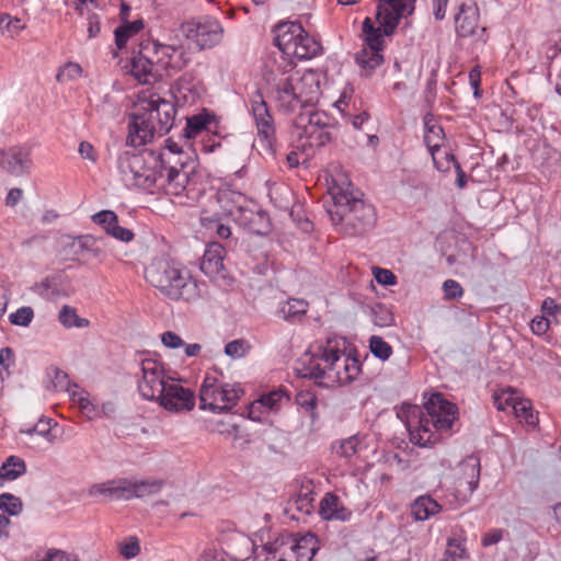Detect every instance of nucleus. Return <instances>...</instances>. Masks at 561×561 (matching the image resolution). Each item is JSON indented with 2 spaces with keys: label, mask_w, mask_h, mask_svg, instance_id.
Listing matches in <instances>:
<instances>
[{
  "label": "nucleus",
  "mask_w": 561,
  "mask_h": 561,
  "mask_svg": "<svg viewBox=\"0 0 561 561\" xmlns=\"http://www.w3.org/2000/svg\"><path fill=\"white\" fill-rule=\"evenodd\" d=\"M397 416L405 424L410 440L420 447L434 445L443 433H448L458 417L456 404L446 400L443 394L434 393L424 404V409L415 404L403 403Z\"/></svg>",
  "instance_id": "1"
},
{
  "label": "nucleus",
  "mask_w": 561,
  "mask_h": 561,
  "mask_svg": "<svg viewBox=\"0 0 561 561\" xmlns=\"http://www.w3.org/2000/svg\"><path fill=\"white\" fill-rule=\"evenodd\" d=\"M295 62L283 58L282 64L272 66L265 73L271 87L272 100L278 111L289 114L301 108L312 107L320 95V85L312 73L300 76L294 71Z\"/></svg>",
  "instance_id": "2"
},
{
  "label": "nucleus",
  "mask_w": 561,
  "mask_h": 561,
  "mask_svg": "<svg viewBox=\"0 0 561 561\" xmlns=\"http://www.w3.org/2000/svg\"><path fill=\"white\" fill-rule=\"evenodd\" d=\"M299 374L302 378L314 379L319 385L331 387L347 385L355 380L362 370L359 360L341 352L328 341L311 355L306 354Z\"/></svg>",
  "instance_id": "3"
},
{
  "label": "nucleus",
  "mask_w": 561,
  "mask_h": 561,
  "mask_svg": "<svg viewBox=\"0 0 561 561\" xmlns=\"http://www.w3.org/2000/svg\"><path fill=\"white\" fill-rule=\"evenodd\" d=\"M175 113L174 105L160 96L141 100L129 116L126 144L137 148L151 142L156 135L163 136L172 128Z\"/></svg>",
  "instance_id": "4"
},
{
  "label": "nucleus",
  "mask_w": 561,
  "mask_h": 561,
  "mask_svg": "<svg viewBox=\"0 0 561 561\" xmlns=\"http://www.w3.org/2000/svg\"><path fill=\"white\" fill-rule=\"evenodd\" d=\"M146 280L171 300H196L201 296L197 280L190 272L167 256L154 257L145 270Z\"/></svg>",
  "instance_id": "5"
},
{
  "label": "nucleus",
  "mask_w": 561,
  "mask_h": 561,
  "mask_svg": "<svg viewBox=\"0 0 561 561\" xmlns=\"http://www.w3.org/2000/svg\"><path fill=\"white\" fill-rule=\"evenodd\" d=\"M350 183L346 188L334 184L331 188L333 206L328 209V214L345 234L354 237L366 233L375 226L376 214L371 205L350 191Z\"/></svg>",
  "instance_id": "6"
},
{
  "label": "nucleus",
  "mask_w": 561,
  "mask_h": 561,
  "mask_svg": "<svg viewBox=\"0 0 561 561\" xmlns=\"http://www.w3.org/2000/svg\"><path fill=\"white\" fill-rule=\"evenodd\" d=\"M117 168L125 182L154 193L163 162L152 151H125L117 159Z\"/></svg>",
  "instance_id": "7"
},
{
  "label": "nucleus",
  "mask_w": 561,
  "mask_h": 561,
  "mask_svg": "<svg viewBox=\"0 0 561 561\" xmlns=\"http://www.w3.org/2000/svg\"><path fill=\"white\" fill-rule=\"evenodd\" d=\"M376 18L379 22V27H374L369 18L363 22V32L365 34L366 48H375L381 50L382 48V34L391 35L397 28L400 20L407 18L414 12V4L416 0H377Z\"/></svg>",
  "instance_id": "8"
},
{
  "label": "nucleus",
  "mask_w": 561,
  "mask_h": 561,
  "mask_svg": "<svg viewBox=\"0 0 561 561\" xmlns=\"http://www.w3.org/2000/svg\"><path fill=\"white\" fill-rule=\"evenodd\" d=\"M295 127L299 130V145L306 158L314 154L313 148H321L331 141L333 127L332 118L323 111L312 107L301 111L295 119Z\"/></svg>",
  "instance_id": "9"
},
{
  "label": "nucleus",
  "mask_w": 561,
  "mask_h": 561,
  "mask_svg": "<svg viewBox=\"0 0 561 561\" xmlns=\"http://www.w3.org/2000/svg\"><path fill=\"white\" fill-rule=\"evenodd\" d=\"M264 548L268 561H311L318 550V539L312 534L301 537L282 534Z\"/></svg>",
  "instance_id": "10"
},
{
  "label": "nucleus",
  "mask_w": 561,
  "mask_h": 561,
  "mask_svg": "<svg viewBox=\"0 0 561 561\" xmlns=\"http://www.w3.org/2000/svg\"><path fill=\"white\" fill-rule=\"evenodd\" d=\"M243 390L239 385L225 383L217 377L206 375L199 389L201 409L222 412L233 408Z\"/></svg>",
  "instance_id": "11"
},
{
  "label": "nucleus",
  "mask_w": 561,
  "mask_h": 561,
  "mask_svg": "<svg viewBox=\"0 0 561 561\" xmlns=\"http://www.w3.org/2000/svg\"><path fill=\"white\" fill-rule=\"evenodd\" d=\"M216 198L222 214L231 217L236 224H250L251 218L255 216V204L239 191L229 186L221 187Z\"/></svg>",
  "instance_id": "12"
},
{
  "label": "nucleus",
  "mask_w": 561,
  "mask_h": 561,
  "mask_svg": "<svg viewBox=\"0 0 561 561\" xmlns=\"http://www.w3.org/2000/svg\"><path fill=\"white\" fill-rule=\"evenodd\" d=\"M171 377L165 375L163 365L156 359L146 358L141 362V379L138 391L147 400L157 401Z\"/></svg>",
  "instance_id": "13"
},
{
  "label": "nucleus",
  "mask_w": 561,
  "mask_h": 561,
  "mask_svg": "<svg viewBox=\"0 0 561 561\" xmlns=\"http://www.w3.org/2000/svg\"><path fill=\"white\" fill-rule=\"evenodd\" d=\"M182 28L185 36L194 41L199 49L213 48L221 42L224 35L219 21L209 18L187 22Z\"/></svg>",
  "instance_id": "14"
},
{
  "label": "nucleus",
  "mask_w": 561,
  "mask_h": 561,
  "mask_svg": "<svg viewBox=\"0 0 561 561\" xmlns=\"http://www.w3.org/2000/svg\"><path fill=\"white\" fill-rule=\"evenodd\" d=\"M480 459L477 456L466 457L455 469L457 499L460 503L468 502L480 480Z\"/></svg>",
  "instance_id": "15"
},
{
  "label": "nucleus",
  "mask_w": 561,
  "mask_h": 561,
  "mask_svg": "<svg viewBox=\"0 0 561 561\" xmlns=\"http://www.w3.org/2000/svg\"><path fill=\"white\" fill-rule=\"evenodd\" d=\"M157 401L163 409L179 413L193 410L195 396L192 390L184 388L175 379L171 378L163 390V394Z\"/></svg>",
  "instance_id": "16"
},
{
  "label": "nucleus",
  "mask_w": 561,
  "mask_h": 561,
  "mask_svg": "<svg viewBox=\"0 0 561 561\" xmlns=\"http://www.w3.org/2000/svg\"><path fill=\"white\" fill-rule=\"evenodd\" d=\"M33 165L32 148L25 145L0 150V167L11 175L28 174Z\"/></svg>",
  "instance_id": "17"
},
{
  "label": "nucleus",
  "mask_w": 561,
  "mask_h": 561,
  "mask_svg": "<svg viewBox=\"0 0 561 561\" xmlns=\"http://www.w3.org/2000/svg\"><path fill=\"white\" fill-rule=\"evenodd\" d=\"M152 45L142 46L134 53L129 62V73L141 84H150L160 76L157 57L151 58Z\"/></svg>",
  "instance_id": "18"
},
{
  "label": "nucleus",
  "mask_w": 561,
  "mask_h": 561,
  "mask_svg": "<svg viewBox=\"0 0 561 561\" xmlns=\"http://www.w3.org/2000/svg\"><path fill=\"white\" fill-rule=\"evenodd\" d=\"M251 111L255 119L257 135L265 148L271 150L275 141V127L267 104L259 91L251 101Z\"/></svg>",
  "instance_id": "19"
},
{
  "label": "nucleus",
  "mask_w": 561,
  "mask_h": 561,
  "mask_svg": "<svg viewBox=\"0 0 561 561\" xmlns=\"http://www.w3.org/2000/svg\"><path fill=\"white\" fill-rule=\"evenodd\" d=\"M190 173L187 165L181 163L180 168L164 167L158 180L156 191H163L167 195L180 196L190 183Z\"/></svg>",
  "instance_id": "20"
},
{
  "label": "nucleus",
  "mask_w": 561,
  "mask_h": 561,
  "mask_svg": "<svg viewBox=\"0 0 561 561\" xmlns=\"http://www.w3.org/2000/svg\"><path fill=\"white\" fill-rule=\"evenodd\" d=\"M302 33L304 27L298 22H284L276 25L274 43L279 49V59L275 57L273 66L282 64L283 58L289 59L291 49Z\"/></svg>",
  "instance_id": "21"
},
{
  "label": "nucleus",
  "mask_w": 561,
  "mask_h": 561,
  "mask_svg": "<svg viewBox=\"0 0 561 561\" xmlns=\"http://www.w3.org/2000/svg\"><path fill=\"white\" fill-rule=\"evenodd\" d=\"M153 55L157 57L159 68L179 71L190 61V57L182 45L152 44Z\"/></svg>",
  "instance_id": "22"
},
{
  "label": "nucleus",
  "mask_w": 561,
  "mask_h": 561,
  "mask_svg": "<svg viewBox=\"0 0 561 561\" xmlns=\"http://www.w3.org/2000/svg\"><path fill=\"white\" fill-rule=\"evenodd\" d=\"M225 248L218 242H211L207 245L202 262L201 271L214 280L226 277L224 267Z\"/></svg>",
  "instance_id": "23"
},
{
  "label": "nucleus",
  "mask_w": 561,
  "mask_h": 561,
  "mask_svg": "<svg viewBox=\"0 0 561 561\" xmlns=\"http://www.w3.org/2000/svg\"><path fill=\"white\" fill-rule=\"evenodd\" d=\"M479 11L478 8L467 7L462 3L459 8V13L455 18L457 34L461 37L478 36L481 41L485 42L483 37L485 27L478 30Z\"/></svg>",
  "instance_id": "24"
},
{
  "label": "nucleus",
  "mask_w": 561,
  "mask_h": 561,
  "mask_svg": "<svg viewBox=\"0 0 561 561\" xmlns=\"http://www.w3.org/2000/svg\"><path fill=\"white\" fill-rule=\"evenodd\" d=\"M319 514L325 520L346 522L352 517V511L346 508L334 493H327L320 502Z\"/></svg>",
  "instance_id": "25"
},
{
  "label": "nucleus",
  "mask_w": 561,
  "mask_h": 561,
  "mask_svg": "<svg viewBox=\"0 0 561 561\" xmlns=\"http://www.w3.org/2000/svg\"><path fill=\"white\" fill-rule=\"evenodd\" d=\"M313 492L309 485H302L297 494L289 501L286 508L287 513H291V518L300 520L313 511Z\"/></svg>",
  "instance_id": "26"
},
{
  "label": "nucleus",
  "mask_w": 561,
  "mask_h": 561,
  "mask_svg": "<svg viewBox=\"0 0 561 561\" xmlns=\"http://www.w3.org/2000/svg\"><path fill=\"white\" fill-rule=\"evenodd\" d=\"M174 98L176 102H182L183 104H194L199 99L198 83L194 82L190 75H183L176 81Z\"/></svg>",
  "instance_id": "27"
},
{
  "label": "nucleus",
  "mask_w": 561,
  "mask_h": 561,
  "mask_svg": "<svg viewBox=\"0 0 561 561\" xmlns=\"http://www.w3.org/2000/svg\"><path fill=\"white\" fill-rule=\"evenodd\" d=\"M442 511V506L430 495H421L411 504L415 520H426Z\"/></svg>",
  "instance_id": "28"
},
{
  "label": "nucleus",
  "mask_w": 561,
  "mask_h": 561,
  "mask_svg": "<svg viewBox=\"0 0 561 561\" xmlns=\"http://www.w3.org/2000/svg\"><path fill=\"white\" fill-rule=\"evenodd\" d=\"M320 49V44L304 30V33L297 38L290 56L298 59H310L317 56Z\"/></svg>",
  "instance_id": "29"
},
{
  "label": "nucleus",
  "mask_w": 561,
  "mask_h": 561,
  "mask_svg": "<svg viewBox=\"0 0 561 561\" xmlns=\"http://www.w3.org/2000/svg\"><path fill=\"white\" fill-rule=\"evenodd\" d=\"M57 426V423H53L51 419L42 417L38 420L36 424L27 428H21L20 433L28 436L38 435L45 440L53 445L57 440V435L54 433V428Z\"/></svg>",
  "instance_id": "30"
},
{
  "label": "nucleus",
  "mask_w": 561,
  "mask_h": 561,
  "mask_svg": "<svg viewBox=\"0 0 561 561\" xmlns=\"http://www.w3.org/2000/svg\"><path fill=\"white\" fill-rule=\"evenodd\" d=\"M379 49L363 47V49L356 54L355 60L358 66L366 71L367 76L381 65L383 57Z\"/></svg>",
  "instance_id": "31"
},
{
  "label": "nucleus",
  "mask_w": 561,
  "mask_h": 561,
  "mask_svg": "<svg viewBox=\"0 0 561 561\" xmlns=\"http://www.w3.org/2000/svg\"><path fill=\"white\" fill-rule=\"evenodd\" d=\"M0 472L3 482L15 480L26 472L25 461L18 456H10L0 467Z\"/></svg>",
  "instance_id": "32"
},
{
  "label": "nucleus",
  "mask_w": 561,
  "mask_h": 561,
  "mask_svg": "<svg viewBox=\"0 0 561 561\" xmlns=\"http://www.w3.org/2000/svg\"><path fill=\"white\" fill-rule=\"evenodd\" d=\"M308 310V302L302 299L291 298L287 300L279 309V313L285 320H300Z\"/></svg>",
  "instance_id": "33"
},
{
  "label": "nucleus",
  "mask_w": 561,
  "mask_h": 561,
  "mask_svg": "<svg viewBox=\"0 0 561 561\" xmlns=\"http://www.w3.org/2000/svg\"><path fill=\"white\" fill-rule=\"evenodd\" d=\"M214 116L204 112L187 118L184 135L187 138L196 137L202 130L209 129L208 125L213 122Z\"/></svg>",
  "instance_id": "34"
},
{
  "label": "nucleus",
  "mask_w": 561,
  "mask_h": 561,
  "mask_svg": "<svg viewBox=\"0 0 561 561\" xmlns=\"http://www.w3.org/2000/svg\"><path fill=\"white\" fill-rule=\"evenodd\" d=\"M79 248L82 249L83 256L99 259L104 254V240L91 234L79 236Z\"/></svg>",
  "instance_id": "35"
},
{
  "label": "nucleus",
  "mask_w": 561,
  "mask_h": 561,
  "mask_svg": "<svg viewBox=\"0 0 561 561\" xmlns=\"http://www.w3.org/2000/svg\"><path fill=\"white\" fill-rule=\"evenodd\" d=\"M163 486L164 481L161 479L134 480V494L135 497L141 499L159 493Z\"/></svg>",
  "instance_id": "36"
},
{
  "label": "nucleus",
  "mask_w": 561,
  "mask_h": 561,
  "mask_svg": "<svg viewBox=\"0 0 561 561\" xmlns=\"http://www.w3.org/2000/svg\"><path fill=\"white\" fill-rule=\"evenodd\" d=\"M58 320L66 328H87L89 325V320L80 318L77 313V310L68 305H65L60 309L58 313Z\"/></svg>",
  "instance_id": "37"
},
{
  "label": "nucleus",
  "mask_w": 561,
  "mask_h": 561,
  "mask_svg": "<svg viewBox=\"0 0 561 561\" xmlns=\"http://www.w3.org/2000/svg\"><path fill=\"white\" fill-rule=\"evenodd\" d=\"M284 393L282 391H272L266 394H263L259 400L254 401L251 404L249 416L252 420L259 419L255 414V411L260 408H266L267 410H273L276 408L277 403L283 399Z\"/></svg>",
  "instance_id": "38"
},
{
  "label": "nucleus",
  "mask_w": 561,
  "mask_h": 561,
  "mask_svg": "<svg viewBox=\"0 0 561 561\" xmlns=\"http://www.w3.org/2000/svg\"><path fill=\"white\" fill-rule=\"evenodd\" d=\"M425 129L424 142L434 154V150H438L443 142V129L440 126L432 124L427 116L425 117Z\"/></svg>",
  "instance_id": "39"
},
{
  "label": "nucleus",
  "mask_w": 561,
  "mask_h": 561,
  "mask_svg": "<svg viewBox=\"0 0 561 561\" xmlns=\"http://www.w3.org/2000/svg\"><path fill=\"white\" fill-rule=\"evenodd\" d=\"M144 27L141 20H136L130 23H126L115 30V43L121 49L125 46L129 37L137 34Z\"/></svg>",
  "instance_id": "40"
},
{
  "label": "nucleus",
  "mask_w": 561,
  "mask_h": 561,
  "mask_svg": "<svg viewBox=\"0 0 561 561\" xmlns=\"http://www.w3.org/2000/svg\"><path fill=\"white\" fill-rule=\"evenodd\" d=\"M370 317L374 324L379 328L390 327L394 322L393 313L382 304H376L370 308Z\"/></svg>",
  "instance_id": "41"
},
{
  "label": "nucleus",
  "mask_w": 561,
  "mask_h": 561,
  "mask_svg": "<svg viewBox=\"0 0 561 561\" xmlns=\"http://www.w3.org/2000/svg\"><path fill=\"white\" fill-rule=\"evenodd\" d=\"M514 414L520 422L535 426L538 424V414L534 412L529 401L519 400L514 404Z\"/></svg>",
  "instance_id": "42"
},
{
  "label": "nucleus",
  "mask_w": 561,
  "mask_h": 561,
  "mask_svg": "<svg viewBox=\"0 0 561 561\" xmlns=\"http://www.w3.org/2000/svg\"><path fill=\"white\" fill-rule=\"evenodd\" d=\"M296 403L310 415L312 421L318 419V398L313 392L308 390L299 391L296 396Z\"/></svg>",
  "instance_id": "43"
},
{
  "label": "nucleus",
  "mask_w": 561,
  "mask_h": 561,
  "mask_svg": "<svg viewBox=\"0 0 561 561\" xmlns=\"http://www.w3.org/2000/svg\"><path fill=\"white\" fill-rule=\"evenodd\" d=\"M60 254L65 261H72L81 263V259L83 257L82 249L79 248V237L76 238H67V241L64 243Z\"/></svg>",
  "instance_id": "44"
},
{
  "label": "nucleus",
  "mask_w": 561,
  "mask_h": 561,
  "mask_svg": "<svg viewBox=\"0 0 561 561\" xmlns=\"http://www.w3.org/2000/svg\"><path fill=\"white\" fill-rule=\"evenodd\" d=\"M518 398L515 397V390L512 388L502 389L493 394V403L500 411H505L508 407L514 410V404L517 403Z\"/></svg>",
  "instance_id": "45"
},
{
  "label": "nucleus",
  "mask_w": 561,
  "mask_h": 561,
  "mask_svg": "<svg viewBox=\"0 0 561 561\" xmlns=\"http://www.w3.org/2000/svg\"><path fill=\"white\" fill-rule=\"evenodd\" d=\"M369 348L373 355L381 360H387L392 354L391 345L378 335L369 339Z\"/></svg>",
  "instance_id": "46"
},
{
  "label": "nucleus",
  "mask_w": 561,
  "mask_h": 561,
  "mask_svg": "<svg viewBox=\"0 0 561 561\" xmlns=\"http://www.w3.org/2000/svg\"><path fill=\"white\" fill-rule=\"evenodd\" d=\"M251 350L250 343L245 339H237L226 344L225 354L232 359L244 357Z\"/></svg>",
  "instance_id": "47"
},
{
  "label": "nucleus",
  "mask_w": 561,
  "mask_h": 561,
  "mask_svg": "<svg viewBox=\"0 0 561 561\" xmlns=\"http://www.w3.org/2000/svg\"><path fill=\"white\" fill-rule=\"evenodd\" d=\"M254 214L255 216L251 218L250 224H238L239 226L248 228L250 231L263 234L266 232L268 228V218L266 213L257 210L256 205L254 206Z\"/></svg>",
  "instance_id": "48"
},
{
  "label": "nucleus",
  "mask_w": 561,
  "mask_h": 561,
  "mask_svg": "<svg viewBox=\"0 0 561 561\" xmlns=\"http://www.w3.org/2000/svg\"><path fill=\"white\" fill-rule=\"evenodd\" d=\"M82 75V68L77 62H66L64 66H61L57 72L56 79L58 82H67L77 80Z\"/></svg>",
  "instance_id": "49"
},
{
  "label": "nucleus",
  "mask_w": 561,
  "mask_h": 561,
  "mask_svg": "<svg viewBox=\"0 0 561 561\" xmlns=\"http://www.w3.org/2000/svg\"><path fill=\"white\" fill-rule=\"evenodd\" d=\"M23 504L20 497L11 493L0 494V510L10 514L18 515L22 512Z\"/></svg>",
  "instance_id": "50"
},
{
  "label": "nucleus",
  "mask_w": 561,
  "mask_h": 561,
  "mask_svg": "<svg viewBox=\"0 0 561 561\" xmlns=\"http://www.w3.org/2000/svg\"><path fill=\"white\" fill-rule=\"evenodd\" d=\"M134 480L119 479L114 480V499L130 500L134 499Z\"/></svg>",
  "instance_id": "51"
},
{
  "label": "nucleus",
  "mask_w": 561,
  "mask_h": 561,
  "mask_svg": "<svg viewBox=\"0 0 561 561\" xmlns=\"http://www.w3.org/2000/svg\"><path fill=\"white\" fill-rule=\"evenodd\" d=\"M34 318V311L31 307H21L9 316V320L14 325L27 327Z\"/></svg>",
  "instance_id": "52"
},
{
  "label": "nucleus",
  "mask_w": 561,
  "mask_h": 561,
  "mask_svg": "<svg viewBox=\"0 0 561 561\" xmlns=\"http://www.w3.org/2000/svg\"><path fill=\"white\" fill-rule=\"evenodd\" d=\"M92 220L101 226L106 233L111 230V227H113L117 222V216L112 210H102L92 216Z\"/></svg>",
  "instance_id": "53"
},
{
  "label": "nucleus",
  "mask_w": 561,
  "mask_h": 561,
  "mask_svg": "<svg viewBox=\"0 0 561 561\" xmlns=\"http://www.w3.org/2000/svg\"><path fill=\"white\" fill-rule=\"evenodd\" d=\"M37 561H79L76 557L59 549H48L43 556H37Z\"/></svg>",
  "instance_id": "54"
},
{
  "label": "nucleus",
  "mask_w": 561,
  "mask_h": 561,
  "mask_svg": "<svg viewBox=\"0 0 561 561\" xmlns=\"http://www.w3.org/2000/svg\"><path fill=\"white\" fill-rule=\"evenodd\" d=\"M444 299L453 300L463 296L462 286L455 279H447L443 284Z\"/></svg>",
  "instance_id": "55"
},
{
  "label": "nucleus",
  "mask_w": 561,
  "mask_h": 561,
  "mask_svg": "<svg viewBox=\"0 0 561 561\" xmlns=\"http://www.w3.org/2000/svg\"><path fill=\"white\" fill-rule=\"evenodd\" d=\"M358 439L355 436L341 442L336 454L344 458H351L357 453Z\"/></svg>",
  "instance_id": "56"
},
{
  "label": "nucleus",
  "mask_w": 561,
  "mask_h": 561,
  "mask_svg": "<svg viewBox=\"0 0 561 561\" xmlns=\"http://www.w3.org/2000/svg\"><path fill=\"white\" fill-rule=\"evenodd\" d=\"M14 362V353L10 347H3L0 351V378L3 379V375H9V368Z\"/></svg>",
  "instance_id": "57"
},
{
  "label": "nucleus",
  "mask_w": 561,
  "mask_h": 561,
  "mask_svg": "<svg viewBox=\"0 0 561 561\" xmlns=\"http://www.w3.org/2000/svg\"><path fill=\"white\" fill-rule=\"evenodd\" d=\"M140 551L139 541L136 537H130L125 541L119 549V552L126 559L136 557Z\"/></svg>",
  "instance_id": "58"
},
{
  "label": "nucleus",
  "mask_w": 561,
  "mask_h": 561,
  "mask_svg": "<svg viewBox=\"0 0 561 561\" xmlns=\"http://www.w3.org/2000/svg\"><path fill=\"white\" fill-rule=\"evenodd\" d=\"M465 553H466V549L463 547V543L460 540H458L456 538L448 539L447 549H446V556L448 558H451V559L462 558Z\"/></svg>",
  "instance_id": "59"
},
{
  "label": "nucleus",
  "mask_w": 561,
  "mask_h": 561,
  "mask_svg": "<svg viewBox=\"0 0 561 561\" xmlns=\"http://www.w3.org/2000/svg\"><path fill=\"white\" fill-rule=\"evenodd\" d=\"M550 328V320L545 316H537L530 322L531 332L536 335H543Z\"/></svg>",
  "instance_id": "60"
},
{
  "label": "nucleus",
  "mask_w": 561,
  "mask_h": 561,
  "mask_svg": "<svg viewBox=\"0 0 561 561\" xmlns=\"http://www.w3.org/2000/svg\"><path fill=\"white\" fill-rule=\"evenodd\" d=\"M541 312L546 318H556L561 312V305L557 304L553 298L547 297L541 304Z\"/></svg>",
  "instance_id": "61"
},
{
  "label": "nucleus",
  "mask_w": 561,
  "mask_h": 561,
  "mask_svg": "<svg viewBox=\"0 0 561 561\" xmlns=\"http://www.w3.org/2000/svg\"><path fill=\"white\" fill-rule=\"evenodd\" d=\"M107 234L124 242H129L134 239V232L127 228L121 227L118 221L111 227Z\"/></svg>",
  "instance_id": "62"
},
{
  "label": "nucleus",
  "mask_w": 561,
  "mask_h": 561,
  "mask_svg": "<svg viewBox=\"0 0 561 561\" xmlns=\"http://www.w3.org/2000/svg\"><path fill=\"white\" fill-rule=\"evenodd\" d=\"M161 342L164 346L172 348V350H175V348H179V347L185 345L183 340L180 337V335H178L176 333H174L172 331H167V332L162 333Z\"/></svg>",
  "instance_id": "63"
},
{
  "label": "nucleus",
  "mask_w": 561,
  "mask_h": 561,
  "mask_svg": "<svg viewBox=\"0 0 561 561\" xmlns=\"http://www.w3.org/2000/svg\"><path fill=\"white\" fill-rule=\"evenodd\" d=\"M374 276L381 285H394L397 279L396 275L391 271L381 267L374 268Z\"/></svg>",
  "instance_id": "64"
}]
</instances>
